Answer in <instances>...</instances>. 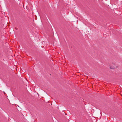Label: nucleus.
<instances>
[{"label":"nucleus","mask_w":122,"mask_h":122,"mask_svg":"<svg viewBox=\"0 0 122 122\" xmlns=\"http://www.w3.org/2000/svg\"><path fill=\"white\" fill-rule=\"evenodd\" d=\"M116 67L115 65L113 64H112L110 66V68L111 69H113Z\"/></svg>","instance_id":"1"}]
</instances>
